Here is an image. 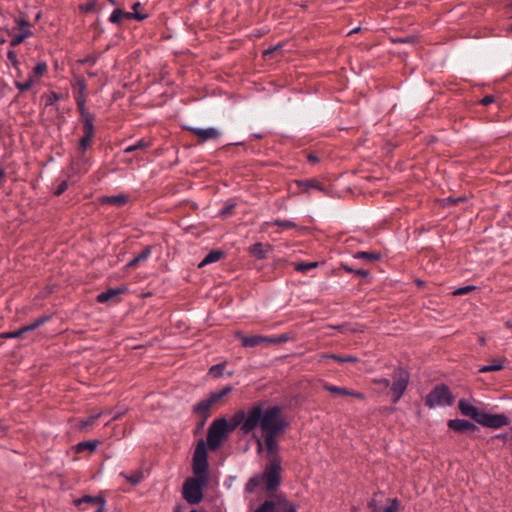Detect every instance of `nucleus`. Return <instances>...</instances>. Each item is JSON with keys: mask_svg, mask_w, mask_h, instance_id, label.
Wrapping results in <instances>:
<instances>
[{"mask_svg": "<svg viewBox=\"0 0 512 512\" xmlns=\"http://www.w3.org/2000/svg\"><path fill=\"white\" fill-rule=\"evenodd\" d=\"M243 434H249L260 427L263 434L281 433L287 426L279 406H270L263 410L261 405H254L248 411L238 410L235 419Z\"/></svg>", "mask_w": 512, "mask_h": 512, "instance_id": "f257e3e1", "label": "nucleus"}, {"mask_svg": "<svg viewBox=\"0 0 512 512\" xmlns=\"http://www.w3.org/2000/svg\"><path fill=\"white\" fill-rule=\"evenodd\" d=\"M238 416V411L232 416L228 422L225 418L215 419L208 428L207 444L211 450L218 449L226 440L229 433L234 431L240 425H236L235 419Z\"/></svg>", "mask_w": 512, "mask_h": 512, "instance_id": "f03ea898", "label": "nucleus"}, {"mask_svg": "<svg viewBox=\"0 0 512 512\" xmlns=\"http://www.w3.org/2000/svg\"><path fill=\"white\" fill-rule=\"evenodd\" d=\"M454 403V397L446 385L434 387L426 396L425 404L433 409L442 406H451Z\"/></svg>", "mask_w": 512, "mask_h": 512, "instance_id": "7ed1b4c3", "label": "nucleus"}, {"mask_svg": "<svg viewBox=\"0 0 512 512\" xmlns=\"http://www.w3.org/2000/svg\"><path fill=\"white\" fill-rule=\"evenodd\" d=\"M280 472V460L275 456L266 465L263 474H260L263 477V481H265V488L267 491H273L280 485Z\"/></svg>", "mask_w": 512, "mask_h": 512, "instance_id": "20e7f679", "label": "nucleus"}, {"mask_svg": "<svg viewBox=\"0 0 512 512\" xmlns=\"http://www.w3.org/2000/svg\"><path fill=\"white\" fill-rule=\"evenodd\" d=\"M204 481L197 478H188L183 484V498L192 505L198 504L203 498Z\"/></svg>", "mask_w": 512, "mask_h": 512, "instance_id": "39448f33", "label": "nucleus"}, {"mask_svg": "<svg viewBox=\"0 0 512 512\" xmlns=\"http://www.w3.org/2000/svg\"><path fill=\"white\" fill-rule=\"evenodd\" d=\"M193 472L197 476H205L208 469V455L206 450V444L203 440H200L195 448L193 455Z\"/></svg>", "mask_w": 512, "mask_h": 512, "instance_id": "423d86ee", "label": "nucleus"}, {"mask_svg": "<svg viewBox=\"0 0 512 512\" xmlns=\"http://www.w3.org/2000/svg\"><path fill=\"white\" fill-rule=\"evenodd\" d=\"M231 391L232 387L226 386L218 392L211 393L208 398L198 402L194 406L193 411L197 414L202 415L204 418H207L208 412L211 409L212 405L219 401L220 399H222L223 397H225L226 395H228Z\"/></svg>", "mask_w": 512, "mask_h": 512, "instance_id": "0eeeda50", "label": "nucleus"}, {"mask_svg": "<svg viewBox=\"0 0 512 512\" xmlns=\"http://www.w3.org/2000/svg\"><path fill=\"white\" fill-rule=\"evenodd\" d=\"M393 384L391 387L393 394V403H397L405 393L409 383V373L402 368L393 372Z\"/></svg>", "mask_w": 512, "mask_h": 512, "instance_id": "6e6552de", "label": "nucleus"}, {"mask_svg": "<svg viewBox=\"0 0 512 512\" xmlns=\"http://www.w3.org/2000/svg\"><path fill=\"white\" fill-rule=\"evenodd\" d=\"M509 423V418L504 414H491L484 411L481 418L478 419V424L493 429H499L507 426Z\"/></svg>", "mask_w": 512, "mask_h": 512, "instance_id": "1a4fd4ad", "label": "nucleus"}, {"mask_svg": "<svg viewBox=\"0 0 512 512\" xmlns=\"http://www.w3.org/2000/svg\"><path fill=\"white\" fill-rule=\"evenodd\" d=\"M16 23L20 29L18 34H13L12 39L10 41V46L14 47L21 44L26 38L32 35V31L30 30V23L25 18H20L16 20Z\"/></svg>", "mask_w": 512, "mask_h": 512, "instance_id": "9d476101", "label": "nucleus"}, {"mask_svg": "<svg viewBox=\"0 0 512 512\" xmlns=\"http://www.w3.org/2000/svg\"><path fill=\"white\" fill-rule=\"evenodd\" d=\"M49 319H50L49 316H42V317L38 318L37 320H35L33 323H31V324H29L27 326H24V327H22V328H20L18 330H15L13 332L3 333L2 337L3 338H17V337H20L25 332L37 329L38 327H40L41 325L46 323Z\"/></svg>", "mask_w": 512, "mask_h": 512, "instance_id": "9b49d317", "label": "nucleus"}, {"mask_svg": "<svg viewBox=\"0 0 512 512\" xmlns=\"http://www.w3.org/2000/svg\"><path fill=\"white\" fill-rule=\"evenodd\" d=\"M187 129L189 131H191L194 135H196L201 140V142L217 139L221 135V132L217 128H214V127H209V128L187 127Z\"/></svg>", "mask_w": 512, "mask_h": 512, "instance_id": "f8f14e48", "label": "nucleus"}, {"mask_svg": "<svg viewBox=\"0 0 512 512\" xmlns=\"http://www.w3.org/2000/svg\"><path fill=\"white\" fill-rule=\"evenodd\" d=\"M323 388L324 390L332 393V394H335V395H340V396H352V397H355L357 399H360V400H364L365 399V395L361 392H357L355 390H351V389H347V388H344V387H339V386H335V385H331V384H328V383H325L323 385Z\"/></svg>", "mask_w": 512, "mask_h": 512, "instance_id": "ddd939ff", "label": "nucleus"}, {"mask_svg": "<svg viewBox=\"0 0 512 512\" xmlns=\"http://www.w3.org/2000/svg\"><path fill=\"white\" fill-rule=\"evenodd\" d=\"M461 413L467 417H470L478 423V419L481 418L483 411L472 405L469 401L461 399L458 403Z\"/></svg>", "mask_w": 512, "mask_h": 512, "instance_id": "4468645a", "label": "nucleus"}, {"mask_svg": "<svg viewBox=\"0 0 512 512\" xmlns=\"http://www.w3.org/2000/svg\"><path fill=\"white\" fill-rule=\"evenodd\" d=\"M83 132L84 135L81 137L77 149L80 157L84 155L87 148L91 145L94 137V125H84Z\"/></svg>", "mask_w": 512, "mask_h": 512, "instance_id": "2eb2a0df", "label": "nucleus"}, {"mask_svg": "<svg viewBox=\"0 0 512 512\" xmlns=\"http://www.w3.org/2000/svg\"><path fill=\"white\" fill-rule=\"evenodd\" d=\"M237 337L241 340L243 347H256L261 344H269L268 336H262V335L246 336L241 333H238Z\"/></svg>", "mask_w": 512, "mask_h": 512, "instance_id": "dca6fc26", "label": "nucleus"}, {"mask_svg": "<svg viewBox=\"0 0 512 512\" xmlns=\"http://www.w3.org/2000/svg\"><path fill=\"white\" fill-rule=\"evenodd\" d=\"M448 427L456 432H466L470 430H475L476 426L464 419H452L448 421Z\"/></svg>", "mask_w": 512, "mask_h": 512, "instance_id": "f3484780", "label": "nucleus"}, {"mask_svg": "<svg viewBox=\"0 0 512 512\" xmlns=\"http://www.w3.org/2000/svg\"><path fill=\"white\" fill-rule=\"evenodd\" d=\"M505 361L506 358L504 357L493 359L490 364L481 366L478 371L480 373L499 371L503 369Z\"/></svg>", "mask_w": 512, "mask_h": 512, "instance_id": "a211bd4d", "label": "nucleus"}, {"mask_svg": "<svg viewBox=\"0 0 512 512\" xmlns=\"http://www.w3.org/2000/svg\"><path fill=\"white\" fill-rule=\"evenodd\" d=\"M353 258L372 263L378 261L381 258V254L373 251H358L353 254Z\"/></svg>", "mask_w": 512, "mask_h": 512, "instance_id": "6ab92c4d", "label": "nucleus"}, {"mask_svg": "<svg viewBox=\"0 0 512 512\" xmlns=\"http://www.w3.org/2000/svg\"><path fill=\"white\" fill-rule=\"evenodd\" d=\"M279 433H270V434H264V444L266 446L267 451L271 455H276L278 451V444L276 440V436Z\"/></svg>", "mask_w": 512, "mask_h": 512, "instance_id": "aec40b11", "label": "nucleus"}, {"mask_svg": "<svg viewBox=\"0 0 512 512\" xmlns=\"http://www.w3.org/2000/svg\"><path fill=\"white\" fill-rule=\"evenodd\" d=\"M77 108L79 110L83 126L93 125L94 115L87 110L86 103L77 104Z\"/></svg>", "mask_w": 512, "mask_h": 512, "instance_id": "412c9836", "label": "nucleus"}, {"mask_svg": "<svg viewBox=\"0 0 512 512\" xmlns=\"http://www.w3.org/2000/svg\"><path fill=\"white\" fill-rule=\"evenodd\" d=\"M124 291V289H120V288H117V289H108L104 292H101L98 296H97V300L98 302L100 303H106L108 302L109 300L117 297L118 295H120L122 292Z\"/></svg>", "mask_w": 512, "mask_h": 512, "instance_id": "4be33fe9", "label": "nucleus"}, {"mask_svg": "<svg viewBox=\"0 0 512 512\" xmlns=\"http://www.w3.org/2000/svg\"><path fill=\"white\" fill-rule=\"evenodd\" d=\"M320 359L322 361L331 359L338 363H354L358 361V358L355 356H338L335 354H323Z\"/></svg>", "mask_w": 512, "mask_h": 512, "instance_id": "5701e85b", "label": "nucleus"}, {"mask_svg": "<svg viewBox=\"0 0 512 512\" xmlns=\"http://www.w3.org/2000/svg\"><path fill=\"white\" fill-rule=\"evenodd\" d=\"M151 255V247L147 246L145 247L142 252L134 257L128 264L127 266L130 267V268H134L136 266H138V264L146 259H148Z\"/></svg>", "mask_w": 512, "mask_h": 512, "instance_id": "b1692460", "label": "nucleus"}, {"mask_svg": "<svg viewBox=\"0 0 512 512\" xmlns=\"http://www.w3.org/2000/svg\"><path fill=\"white\" fill-rule=\"evenodd\" d=\"M223 253L219 250L210 251L204 259L199 263V267H204L210 263H214L222 257Z\"/></svg>", "mask_w": 512, "mask_h": 512, "instance_id": "393cba45", "label": "nucleus"}, {"mask_svg": "<svg viewBox=\"0 0 512 512\" xmlns=\"http://www.w3.org/2000/svg\"><path fill=\"white\" fill-rule=\"evenodd\" d=\"M120 476L125 478L128 482H130L133 485L139 484L144 478L143 472L140 470L133 471L131 474L121 472Z\"/></svg>", "mask_w": 512, "mask_h": 512, "instance_id": "a878e982", "label": "nucleus"}, {"mask_svg": "<svg viewBox=\"0 0 512 512\" xmlns=\"http://www.w3.org/2000/svg\"><path fill=\"white\" fill-rule=\"evenodd\" d=\"M151 146V142L142 138L138 140L135 144L130 145L124 149L125 153H131L137 150H146Z\"/></svg>", "mask_w": 512, "mask_h": 512, "instance_id": "bb28decb", "label": "nucleus"}, {"mask_svg": "<svg viewBox=\"0 0 512 512\" xmlns=\"http://www.w3.org/2000/svg\"><path fill=\"white\" fill-rule=\"evenodd\" d=\"M127 202V197L125 195H114L107 196L102 199V203L111 204L115 206H122Z\"/></svg>", "mask_w": 512, "mask_h": 512, "instance_id": "cd10ccee", "label": "nucleus"}, {"mask_svg": "<svg viewBox=\"0 0 512 512\" xmlns=\"http://www.w3.org/2000/svg\"><path fill=\"white\" fill-rule=\"evenodd\" d=\"M263 482V477L259 475H255L254 477L250 478L248 482L245 485V491L247 493H253Z\"/></svg>", "mask_w": 512, "mask_h": 512, "instance_id": "c85d7f7f", "label": "nucleus"}, {"mask_svg": "<svg viewBox=\"0 0 512 512\" xmlns=\"http://www.w3.org/2000/svg\"><path fill=\"white\" fill-rule=\"evenodd\" d=\"M249 251L258 259H264L267 253V249H265L262 243H255L249 248Z\"/></svg>", "mask_w": 512, "mask_h": 512, "instance_id": "c756f323", "label": "nucleus"}, {"mask_svg": "<svg viewBox=\"0 0 512 512\" xmlns=\"http://www.w3.org/2000/svg\"><path fill=\"white\" fill-rule=\"evenodd\" d=\"M96 447H97V442L84 441V442H79L78 444H76L75 451L77 453L83 452L85 450L94 451L96 449Z\"/></svg>", "mask_w": 512, "mask_h": 512, "instance_id": "7c9ffc66", "label": "nucleus"}, {"mask_svg": "<svg viewBox=\"0 0 512 512\" xmlns=\"http://www.w3.org/2000/svg\"><path fill=\"white\" fill-rule=\"evenodd\" d=\"M102 414H103V412H99L97 414L87 417L86 419L80 420L79 425H78L79 428L84 430L87 427L91 426Z\"/></svg>", "mask_w": 512, "mask_h": 512, "instance_id": "2f4dec72", "label": "nucleus"}, {"mask_svg": "<svg viewBox=\"0 0 512 512\" xmlns=\"http://www.w3.org/2000/svg\"><path fill=\"white\" fill-rule=\"evenodd\" d=\"M266 224L268 225L269 223L267 222ZM270 224L282 227L284 229H294V228H297V224L295 222L291 221V220L276 219L273 222H271Z\"/></svg>", "mask_w": 512, "mask_h": 512, "instance_id": "473e14b6", "label": "nucleus"}, {"mask_svg": "<svg viewBox=\"0 0 512 512\" xmlns=\"http://www.w3.org/2000/svg\"><path fill=\"white\" fill-rule=\"evenodd\" d=\"M224 368H225L224 363L216 364V365H213L210 367L208 373L213 378H219L220 376H222Z\"/></svg>", "mask_w": 512, "mask_h": 512, "instance_id": "72a5a7b5", "label": "nucleus"}, {"mask_svg": "<svg viewBox=\"0 0 512 512\" xmlns=\"http://www.w3.org/2000/svg\"><path fill=\"white\" fill-rule=\"evenodd\" d=\"M14 84L17 89L23 92L29 90L35 84V81L32 79V77H28L25 82L15 81Z\"/></svg>", "mask_w": 512, "mask_h": 512, "instance_id": "f704fd0d", "label": "nucleus"}, {"mask_svg": "<svg viewBox=\"0 0 512 512\" xmlns=\"http://www.w3.org/2000/svg\"><path fill=\"white\" fill-rule=\"evenodd\" d=\"M48 70L47 63L44 61H41L37 63V65L34 67L33 75H36L37 77H42Z\"/></svg>", "mask_w": 512, "mask_h": 512, "instance_id": "c9c22d12", "label": "nucleus"}, {"mask_svg": "<svg viewBox=\"0 0 512 512\" xmlns=\"http://www.w3.org/2000/svg\"><path fill=\"white\" fill-rule=\"evenodd\" d=\"M44 99L46 106H52L60 99V95L54 91H50L44 95Z\"/></svg>", "mask_w": 512, "mask_h": 512, "instance_id": "e433bc0d", "label": "nucleus"}, {"mask_svg": "<svg viewBox=\"0 0 512 512\" xmlns=\"http://www.w3.org/2000/svg\"><path fill=\"white\" fill-rule=\"evenodd\" d=\"M299 186L303 187V189L305 191H308L309 189H312V188L322 190L321 186L319 185V183L316 180H306V181L299 182Z\"/></svg>", "mask_w": 512, "mask_h": 512, "instance_id": "4c0bfd02", "label": "nucleus"}, {"mask_svg": "<svg viewBox=\"0 0 512 512\" xmlns=\"http://www.w3.org/2000/svg\"><path fill=\"white\" fill-rule=\"evenodd\" d=\"M255 512H275L274 502L266 500L255 510Z\"/></svg>", "mask_w": 512, "mask_h": 512, "instance_id": "58836bf2", "label": "nucleus"}, {"mask_svg": "<svg viewBox=\"0 0 512 512\" xmlns=\"http://www.w3.org/2000/svg\"><path fill=\"white\" fill-rule=\"evenodd\" d=\"M317 262H302L295 265V269L300 272H306L317 267Z\"/></svg>", "mask_w": 512, "mask_h": 512, "instance_id": "ea45409f", "label": "nucleus"}, {"mask_svg": "<svg viewBox=\"0 0 512 512\" xmlns=\"http://www.w3.org/2000/svg\"><path fill=\"white\" fill-rule=\"evenodd\" d=\"M123 15H124V11L121 10V9H115L110 17H109V21L113 24H118L120 23L122 20H123Z\"/></svg>", "mask_w": 512, "mask_h": 512, "instance_id": "a19ab883", "label": "nucleus"}, {"mask_svg": "<svg viewBox=\"0 0 512 512\" xmlns=\"http://www.w3.org/2000/svg\"><path fill=\"white\" fill-rule=\"evenodd\" d=\"M74 89L77 93H86L87 84L83 78H77L74 84Z\"/></svg>", "mask_w": 512, "mask_h": 512, "instance_id": "79ce46f5", "label": "nucleus"}, {"mask_svg": "<svg viewBox=\"0 0 512 512\" xmlns=\"http://www.w3.org/2000/svg\"><path fill=\"white\" fill-rule=\"evenodd\" d=\"M7 59L9 60V62L11 63V65L16 68L17 70L19 69V61L17 59V54L15 51L13 50H8L7 52Z\"/></svg>", "mask_w": 512, "mask_h": 512, "instance_id": "37998d69", "label": "nucleus"}, {"mask_svg": "<svg viewBox=\"0 0 512 512\" xmlns=\"http://www.w3.org/2000/svg\"><path fill=\"white\" fill-rule=\"evenodd\" d=\"M475 289H476L475 286L467 285V286L457 288L456 290H454L453 294L454 295H464V294H467Z\"/></svg>", "mask_w": 512, "mask_h": 512, "instance_id": "c03bdc74", "label": "nucleus"}, {"mask_svg": "<svg viewBox=\"0 0 512 512\" xmlns=\"http://www.w3.org/2000/svg\"><path fill=\"white\" fill-rule=\"evenodd\" d=\"M234 208H235V204H233V203L228 204L219 211V215L223 218L228 217L229 215L232 214Z\"/></svg>", "mask_w": 512, "mask_h": 512, "instance_id": "a18cd8bd", "label": "nucleus"}, {"mask_svg": "<svg viewBox=\"0 0 512 512\" xmlns=\"http://www.w3.org/2000/svg\"><path fill=\"white\" fill-rule=\"evenodd\" d=\"M288 339L289 337L285 334L278 336H268L269 344L286 342Z\"/></svg>", "mask_w": 512, "mask_h": 512, "instance_id": "49530a36", "label": "nucleus"}, {"mask_svg": "<svg viewBox=\"0 0 512 512\" xmlns=\"http://www.w3.org/2000/svg\"><path fill=\"white\" fill-rule=\"evenodd\" d=\"M368 507L371 512H381L383 509L378 505L376 498H373L368 502Z\"/></svg>", "mask_w": 512, "mask_h": 512, "instance_id": "de8ad7c7", "label": "nucleus"}, {"mask_svg": "<svg viewBox=\"0 0 512 512\" xmlns=\"http://www.w3.org/2000/svg\"><path fill=\"white\" fill-rule=\"evenodd\" d=\"M283 505H284V512H296L297 511L296 505L288 500L284 499Z\"/></svg>", "mask_w": 512, "mask_h": 512, "instance_id": "09e8293b", "label": "nucleus"}, {"mask_svg": "<svg viewBox=\"0 0 512 512\" xmlns=\"http://www.w3.org/2000/svg\"><path fill=\"white\" fill-rule=\"evenodd\" d=\"M372 382L374 384H377V385H381L383 386L384 388H388L390 386V380L387 379V378H383V377H380V378H374L372 380Z\"/></svg>", "mask_w": 512, "mask_h": 512, "instance_id": "8fccbe9b", "label": "nucleus"}, {"mask_svg": "<svg viewBox=\"0 0 512 512\" xmlns=\"http://www.w3.org/2000/svg\"><path fill=\"white\" fill-rule=\"evenodd\" d=\"M67 188H68V183H67V181H65V180H64V181H62V182L58 185V187L56 188V190H55V195H57V196L61 195L62 193H64V192L67 190Z\"/></svg>", "mask_w": 512, "mask_h": 512, "instance_id": "3c124183", "label": "nucleus"}, {"mask_svg": "<svg viewBox=\"0 0 512 512\" xmlns=\"http://www.w3.org/2000/svg\"><path fill=\"white\" fill-rule=\"evenodd\" d=\"M96 500H98V498H95V497H92V496H84L83 498L81 499H78L76 501L77 504H81V503H90V502H95Z\"/></svg>", "mask_w": 512, "mask_h": 512, "instance_id": "603ef678", "label": "nucleus"}, {"mask_svg": "<svg viewBox=\"0 0 512 512\" xmlns=\"http://www.w3.org/2000/svg\"><path fill=\"white\" fill-rule=\"evenodd\" d=\"M494 101H495L494 96L487 95L484 98H482V100L480 102H481V104L488 106V105L492 104Z\"/></svg>", "mask_w": 512, "mask_h": 512, "instance_id": "864d4df0", "label": "nucleus"}, {"mask_svg": "<svg viewBox=\"0 0 512 512\" xmlns=\"http://www.w3.org/2000/svg\"><path fill=\"white\" fill-rule=\"evenodd\" d=\"M75 101H76V104L86 103V93H76Z\"/></svg>", "mask_w": 512, "mask_h": 512, "instance_id": "5fc2aeb1", "label": "nucleus"}, {"mask_svg": "<svg viewBox=\"0 0 512 512\" xmlns=\"http://www.w3.org/2000/svg\"><path fill=\"white\" fill-rule=\"evenodd\" d=\"M134 19L138 21H142L148 17L145 13L133 12Z\"/></svg>", "mask_w": 512, "mask_h": 512, "instance_id": "6e6d98bb", "label": "nucleus"}, {"mask_svg": "<svg viewBox=\"0 0 512 512\" xmlns=\"http://www.w3.org/2000/svg\"><path fill=\"white\" fill-rule=\"evenodd\" d=\"M353 273L362 277H366L369 274L368 271L364 269H356Z\"/></svg>", "mask_w": 512, "mask_h": 512, "instance_id": "4d7b16f0", "label": "nucleus"}, {"mask_svg": "<svg viewBox=\"0 0 512 512\" xmlns=\"http://www.w3.org/2000/svg\"><path fill=\"white\" fill-rule=\"evenodd\" d=\"M123 19H127V20L134 19L133 12H125L124 11Z\"/></svg>", "mask_w": 512, "mask_h": 512, "instance_id": "13d9d810", "label": "nucleus"}, {"mask_svg": "<svg viewBox=\"0 0 512 512\" xmlns=\"http://www.w3.org/2000/svg\"><path fill=\"white\" fill-rule=\"evenodd\" d=\"M308 160H309V162L316 163L318 161V158H317V156L310 154L308 156Z\"/></svg>", "mask_w": 512, "mask_h": 512, "instance_id": "bf43d9fd", "label": "nucleus"}, {"mask_svg": "<svg viewBox=\"0 0 512 512\" xmlns=\"http://www.w3.org/2000/svg\"><path fill=\"white\" fill-rule=\"evenodd\" d=\"M343 268L349 272V273H353V271H355V269H352L351 267L347 266V265H343Z\"/></svg>", "mask_w": 512, "mask_h": 512, "instance_id": "052dcab7", "label": "nucleus"}, {"mask_svg": "<svg viewBox=\"0 0 512 512\" xmlns=\"http://www.w3.org/2000/svg\"><path fill=\"white\" fill-rule=\"evenodd\" d=\"M139 6H140V3H139V2L135 3V4L132 6L133 12H137V10H138V7H139Z\"/></svg>", "mask_w": 512, "mask_h": 512, "instance_id": "680f3d73", "label": "nucleus"}, {"mask_svg": "<svg viewBox=\"0 0 512 512\" xmlns=\"http://www.w3.org/2000/svg\"><path fill=\"white\" fill-rule=\"evenodd\" d=\"M257 445H258L259 450H261L263 442H262V440L260 438L257 439Z\"/></svg>", "mask_w": 512, "mask_h": 512, "instance_id": "e2e57ef3", "label": "nucleus"}, {"mask_svg": "<svg viewBox=\"0 0 512 512\" xmlns=\"http://www.w3.org/2000/svg\"><path fill=\"white\" fill-rule=\"evenodd\" d=\"M28 77H32V79L35 81V83L37 82V79L40 78V77H37L36 75H33V71L29 74Z\"/></svg>", "mask_w": 512, "mask_h": 512, "instance_id": "0e129e2a", "label": "nucleus"}, {"mask_svg": "<svg viewBox=\"0 0 512 512\" xmlns=\"http://www.w3.org/2000/svg\"><path fill=\"white\" fill-rule=\"evenodd\" d=\"M173 512H182L181 507H180V506H176V507L174 508V511H173Z\"/></svg>", "mask_w": 512, "mask_h": 512, "instance_id": "69168bd1", "label": "nucleus"}, {"mask_svg": "<svg viewBox=\"0 0 512 512\" xmlns=\"http://www.w3.org/2000/svg\"><path fill=\"white\" fill-rule=\"evenodd\" d=\"M507 327L512 328V320L506 322Z\"/></svg>", "mask_w": 512, "mask_h": 512, "instance_id": "338daca9", "label": "nucleus"}, {"mask_svg": "<svg viewBox=\"0 0 512 512\" xmlns=\"http://www.w3.org/2000/svg\"><path fill=\"white\" fill-rule=\"evenodd\" d=\"M276 49H277V47H274L273 49L266 50V51H265V54L271 53L272 51H274V50H276Z\"/></svg>", "mask_w": 512, "mask_h": 512, "instance_id": "774afa93", "label": "nucleus"}]
</instances>
